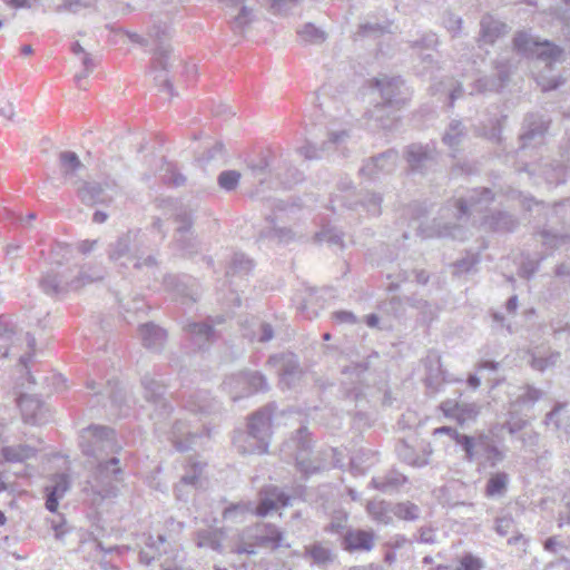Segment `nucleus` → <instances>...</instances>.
<instances>
[{
    "mask_svg": "<svg viewBox=\"0 0 570 570\" xmlns=\"http://www.w3.org/2000/svg\"><path fill=\"white\" fill-rule=\"evenodd\" d=\"M216 402L208 392H198L190 396L188 409L191 412L209 413L215 409Z\"/></svg>",
    "mask_w": 570,
    "mask_h": 570,
    "instance_id": "4c0bfd02",
    "label": "nucleus"
},
{
    "mask_svg": "<svg viewBox=\"0 0 570 570\" xmlns=\"http://www.w3.org/2000/svg\"><path fill=\"white\" fill-rule=\"evenodd\" d=\"M307 553L312 557L314 562L317 564H325V563L332 561L331 551L321 544H314V546L307 548Z\"/></svg>",
    "mask_w": 570,
    "mask_h": 570,
    "instance_id": "3c124183",
    "label": "nucleus"
},
{
    "mask_svg": "<svg viewBox=\"0 0 570 570\" xmlns=\"http://www.w3.org/2000/svg\"><path fill=\"white\" fill-rule=\"evenodd\" d=\"M350 139V134L347 130H338V131H331L328 134V140L324 142V147L328 150L331 146L340 147L344 145Z\"/></svg>",
    "mask_w": 570,
    "mask_h": 570,
    "instance_id": "4d7b16f0",
    "label": "nucleus"
},
{
    "mask_svg": "<svg viewBox=\"0 0 570 570\" xmlns=\"http://www.w3.org/2000/svg\"><path fill=\"white\" fill-rule=\"evenodd\" d=\"M36 346V338L19 330L14 323L0 316V358L9 355L18 356L22 365H27Z\"/></svg>",
    "mask_w": 570,
    "mask_h": 570,
    "instance_id": "7ed1b4c3",
    "label": "nucleus"
},
{
    "mask_svg": "<svg viewBox=\"0 0 570 570\" xmlns=\"http://www.w3.org/2000/svg\"><path fill=\"white\" fill-rule=\"evenodd\" d=\"M484 459L489 461L492 466H494L497 463L503 460V453L490 442L485 451Z\"/></svg>",
    "mask_w": 570,
    "mask_h": 570,
    "instance_id": "338daca9",
    "label": "nucleus"
},
{
    "mask_svg": "<svg viewBox=\"0 0 570 570\" xmlns=\"http://www.w3.org/2000/svg\"><path fill=\"white\" fill-rule=\"evenodd\" d=\"M316 237L320 242H327L332 245L343 247L342 234L334 228L324 229L316 234Z\"/></svg>",
    "mask_w": 570,
    "mask_h": 570,
    "instance_id": "6e6d98bb",
    "label": "nucleus"
},
{
    "mask_svg": "<svg viewBox=\"0 0 570 570\" xmlns=\"http://www.w3.org/2000/svg\"><path fill=\"white\" fill-rule=\"evenodd\" d=\"M484 567L482 560L471 553L464 554L455 570H482Z\"/></svg>",
    "mask_w": 570,
    "mask_h": 570,
    "instance_id": "864d4df0",
    "label": "nucleus"
},
{
    "mask_svg": "<svg viewBox=\"0 0 570 570\" xmlns=\"http://www.w3.org/2000/svg\"><path fill=\"white\" fill-rule=\"evenodd\" d=\"M489 224L493 228L502 230H512L517 225L514 218L507 213H498L497 216H493L491 218V222H489Z\"/></svg>",
    "mask_w": 570,
    "mask_h": 570,
    "instance_id": "8fccbe9b",
    "label": "nucleus"
},
{
    "mask_svg": "<svg viewBox=\"0 0 570 570\" xmlns=\"http://www.w3.org/2000/svg\"><path fill=\"white\" fill-rule=\"evenodd\" d=\"M272 226L262 234L263 237H267L277 243H288L295 238V233L286 227H282L272 222Z\"/></svg>",
    "mask_w": 570,
    "mask_h": 570,
    "instance_id": "c03bdc74",
    "label": "nucleus"
},
{
    "mask_svg": "<svg viewBox=\"0 0 570 570\" xmlns=\"http://www.w3.org/2000/svg\"><path fill=\"white\" fill-rule=\"evenodd\" d=\"M37 450L28 444H18L4 446L1 454L4 461L11 463H21L36 455Z\"/></svg>",
    "mask_w": 570,
    "mask_h": 570,
    "instance_id": "2f4dec72",
    "label": "nucleus"
},
{
    "mask_svg": "<svg viewBox=\"0 0 570 570\" xmlns=\"http://www.w3.org/2000/svg\"><path fill=\"white\" fill-rule=\"evenodd\" d=\"M196 436L197 433H193L189 425L183 420L176 421L173 425L171 441L178 451L188 450L189 444Z\"/></svg>",
    "mask_w": 570,
    "mask_h": 570,
    "instance_id": "c756f323",
    "label": "nucleus"
},
{
    "mask_svg": "<svg viewBox=\"0 0 570 570\" xmlns=\"http://www.w3.org/2000/svg\"><path fill=\"white\" fill-rule=\"evenodd\" d=\"M141 385L144 389L145 400L154 406V412L150 414L151 419L160 422L169 417L171 406L165 397V384L153 375L146 374L141 379Z\"/></svg>",
    "mask_w": 570,
    "mask_h": 570,
    "instance_id": "9d476101",
    "label": "nucleus"
},
{
    "mask_svg": "<svg viewBox=\"0 0 570 570\" xmlns=\"http://www.w3.org/2000/svg\"><path fill=\"white\" fill-rule=\"evenodd\" d=\"M406 155L410 166L415 170H422L433 161L431 154L423 146H410Z\"/></svg>",
    "mask_w": 570,
    "mask_h": 570,
    "instance_id": "473e14b6",
    "label": "nucleus"
},
{
    "mask_svg": "<svg viewBox=\"0 0 570 570\" xmlns=\"http://www.w3.org/2000/svg\"><path fill=\"white\" fill-rule=\"evenodd\" d=\"M507 484L508 474L498 472L489 479L485 488V494L488 497H501L507 490Z\"/></svg>",
    "mask_w": 570,
    "mask_h": 570,
    "instance_id": "37998d69",
    "label": "nucleus"
},
{
    "mask_svg": "<svg viewBox=\"0 0 570 570\" xmlns=\"http://www.w3.org/2000/svg\"><path fill=\"white\" fill-rule=\"evenodd\" d=\"M547 128V124L540 117L535 115H529L524 119V130L523 134L521 135V139L524 141L525 145L527 141H531L537 137L542 136Z\"/></svg>",
    "mask_w": 570,
    "mask_h": 570,
    "instance_id": "72a5a7b5",
    "label": "nucleus"
},
{
    "mask_svg": "<svg viewBox=\"0 0 570 570\" xmlns=\"http://www.w3.org/2000/svg\"><path fill=\"white\" fill-rule=\"evenodd\" d=\"M440 409L446 417L456 420L459 424L473 421L479 414V409L475 404L458 403L452 400L442 402Z\"/></svg>",
    "mask_w": 570,
    "mask_h": 570,
    "instance_id": "f3484780",
    "label": "nucleus"
},
{
    "mask_svg": "<svg viewBox=\"0 0 570 570\" xmlns=\"http://www.w3.org/2000/svg\"><path fill=\"white\" fill-rule=\"evenodd\" d=\"M139 335H140L142 345L146 348H149L153 351L160 350L164 346V344L166 342V337H167L165 330H163L161 327H159L153 323L142 324L139 327Z\"/></svg>",
    "mask_w": 570,
    "mask_h": 570,
    "instance_id": "5701e85b",
    "label": "nucleus"
},
{
    "mask_svg": "<svg viewBox=\"0 0 570 570\" xmlns=\"http://www.w3.org/2000/svg\"><path fill=\"white\" fill-rule=\"evenodd\" d=\"M185 331L188 333L190 340L199 348H203L206 343L210 342L215 337V331L213 326L207 322L196 323L190 322L185 325Z\"/></svg>",
    "mask_w": 570,
    "mask_h": 570,
    "instance_id": "a878e982",
    "label": "nucleus"
},
{
    "mask_svg": "<svg viewBox=\"0 0 570 570\" xmlns=\"http://www.w3.org/2000/svg\"><path fill=\"white\" fill-rule=\"evenodd\" d=\"M393 513L400 519L413 521L419 518L420 509L412 502H401L393 508Z\"/></svg>",
    "mask_w": 570,
    "mask_h": 570,
    "instance_id": "a18cd8bd",
    "label": "nucleus"
},
{
    "mask_svg": "<svg viewBox=\"0 0 570 570\" xmlns=\"http://www.w3.org/2000/svg\"><path fill=\"white\" fill-rule=\"evenodd\" d=\"M109 259L120 267L132 266L138 272L156 275L158 259L149 250L145 236L139 230H129L110 243L107 249Z\"/></svg>",
    "mask_w": 570,
    "mask_h": 570,
    "instance_id": "f03ea898",
    "label": "nucleus"
},
{
    "mask_svg": "<svg viewBox=\"0 0 570 570\" xmlns=\"http://www.w3.org/2000/svg\"><path fill=\"white\" fill-rule=\"evenodd\" d=\"M18 405L23 420L31 424H45L49 420L48 407L35 395H21Z\"/></svg>",
    "mask_w": 570,
    "mask_h": 570,
    "instance_id": "2eb2a0df",
    "label": "nucleus"
},
{
    "mask_svg": "<svg viewBox=\"0 0 570 570\" xmlns=\"http://www.w3.org/2000/svg\"><path fill=\"white\" fill-rule=\"evenodd\" d=\"M514 527V521L511 517H501L495 520V531L499 535H507Z\"/></svg>",
    "mask_w": 570,
    "mask_h": 570,
    "instance_id": "e2e57ef3",
    "label": "nucleus"
},
{
    "mask_svg": "<svg viewBox=\"0 0 570 570\" xmlns=\"http://www.w3.org/2000/svg\"><path fill=\"white\" fill-rule=\"evenodd\" d=\"M542 396V392L535 387L527 386L525 391L518 397V402L523 405H532L539 401Z\"/></svg>",
    "mask_w": 570,
    "mask_h": 570,
    "instance_id": "bf43d9fd",
    "label": "nucleus"
},
{
    "mask_svg": "<svg viewBox=\"0 0 570 570\" xmlns=\"http://www.w3.org/2000/svg\"><path fill=\"white\" fill-rule=\"evenodd\" d=\"M50 522H51V529L55 532V538L58 541L63 542L65 535L70 532V527L67 524V522L62 518H59V520L53 519Z\"/></svg>",
    "mask_w": 570,
    "mask_h": 570,
    "instance_id": "680f3d73",
    "label": "nucleus"
},
{
    "mask_svg": "<svg viewBox=\"0 0 570 570\" xmlns=\"http://www.w3.org/2000/svg\"><path fill=\"white\" fill-rule=\"evenodd\" d=\"M127 37L130 41L138 43L140 46H149L155 45V57H154V68H160V72L155 76V80L158 86L164 87V89L173 95V86L167 78L166 73H164L168 69V61L170 55V48L166 43L168 38V28L167 26H155L149 32L148 37L145 38L136 32H127Z\"/></svg>",
    "mask_w": 570,
    "mask_h": 570,
    "instance_id": "20e7f679",
    "label": "nucleus"
},
{
    "mask_svg": "<svg viewBox=\"0 0 570 570\" xmlns=\"http://www.w3.org/2000/svg\"><path fill=\"white\" fill-rule=\"evenodd\" d=\"M561 354L556 351H549L547 354H537L533 353L531 356V366L540 372H543L550 367L557 365L560 361Z\"/></svg>",
    "mask_w": 570,
    "mask_h": 570,
    "instance_id": "ea45409f",
    "label": "nucleus"
},
{
    "mask_svg": "<svg viewBox=\"0 0 570 570\" xmlns=\"http://www.w3.org/2000/svg\"><path fill=\"white\" fill-rule=\"evenodd\" d=\"M466 136V129L459 120H453L450 122L443 135V142L450 147L451 149H455L461 145Z\"/></svg>",
    "mask_w": 570,
    "mask_h": 570,
    "instance_id": "c9c22d12",
    "label": "nucleus"
},
{
    "mask_svg": "<svg viewBox=\"0 0 570 570\" xmlns=\"http://www.w3.org/2000/svg\"><path fill=\"white\" fill-rule=\"evenodd\" d=\"M518 51L537 56L541 60L557 61L562 50L549 41H538L527 32H519L513 40Z\"/></svg>",
    "mask_w": 570,
    "mask_h": 570,
    "instance_id": "9b49d317",
    "label": "nucleus"
},
{
    "mask_svg": "<svg viewBox=\"0 0 570 570\" xmlns=\"http://www.w3.org/2000/svg\"><path fill=\"white\" fill-rule=\"evenodd\" d=\"M406 482V478L397 471H390L384 476L373 478L371 484L374 489L382 492H392L397 490Z\"/></svg>",
    "mask_w": 570,
    "mask_h": 570,
    "instance_id": "7c9ffc66",
    "label": "nucleus"
},
{
    "mask_svg": "<svg viewBox=\"0 0 570 570\" xmlns=\"http://www.w3.org/2000/svg\"><path fill=\"white\" fill-rule=\"evenodd\" d=\"M177 224L175 233V244L185 255H193L197 252L198 243L190 233L191 217L187 210H183L175 216Z\"/></svg>",
    "mask_w": 570,
    "mask_h": 570,
    "instance_id": "ddd939ff",
    "label": "nucleus"
},
{
    "mask_svg": "<svg viewBox=\"0 0 570 570\" xmlns=\"http://www.w3.org/2000/svg\"><path fill=\"white\" fill-rule=\"evenodd\" d=\"M344 543L350 551H370L374 547V537L373 533L363 530L350 531L344 538Z\"/></svg>",
    "mask_w": 570,
    "mask_h": 570,
    "instance_id": "cd10ccee",
    "label": "nucleus"
},
{
    "mask_svg": "<svg viewBox=\"0 0 570 570\" xmlns=\"http://www.w3.org/2000/svg\"><path fill=\"white\" fill-rule=\"evenodd\" d=\"M254 20V12L247 7H243L240 12L235 17L232 26L234 30H244Z\"/></svg>",
    "mask_w": 570,
    "mask_h": 570,
    "instance_id": "5fc2aeb1",
    "label": "nucleus"
},
{
    "mask_svg": "<svg viewBox=\"0 0 570 570\" xmlns=\"http://www.w3.org/2000/svg\"><path fill=\"white\" fill-rule=\"evenodd\" d=\"M542 174L549 184H560L564 181L566 168L560 164H549L544 166Z\"/></svg>",
    "mask_w": 570,
    "mask_h": 570,
    "instance_id": "49530a36",
    "label": "nucleus"
},
{
    "mask_svg": "<svg viewBox=\"0 0 570 570\" xmlns=\"http://www.w3.org/2000/svg\"><path fill=\"white\" fill-rule=\"evenodd\" d=\"M272 428V411L264 407L255 412L248 423L246 440H256V448L242 444L244 451L264 454L267 452Z\"/></svg>",
    "mask_w": 570,
    "mask_h": 570,
    "instance_id": "1a4fd4ad",
    "label": "nucleus"
},
{
    "mask_svg": "<svg viewBox=\"0 0 570 570\" xmlns=\"http://www.w3.org/2000/svg\"><path fill=\"white\" fill-rule=\"evenodd\" d=\"M375 85L381 91L383 102L375 106L371 111V117L375 118L381 127H389L390 125L383 121L380 115L384 109H390V114L403 107L409 100V92L400 77L384 76L382 78H377L375 80Z\"/></svg>",
    "mask_w": 570,
    "mask_h": 570,
    "instance_id": "423d86ee",
    "label": "nucleus"
},
{
    "mask_svg": "<svg viewBox=\"0 0 570 570\" xmlns=\"http://www.w3.org/2000/svg\"><path fill=\"white\" fill-rule=\"evenodd\" d=\"M70 481L67 474H56L51 479V483L46 487L47 500L46 508L56 512L58 508L59 500L63 498L66 492L69 490Z\"/></svg>",
    "mask_w": 570,
    "mask_h": 570,
    "instance_id": "aec40b11",
    "label": "nucleus"
},
{
    "mask_svg": "<svg viewBox=\"0 0 570 570\" xmlns=\"http://www.w3.org/2000/svg\"><path fill=\"white\" fill-rule=\"evenodd\" d=\"M368 514L377 522L389 524L392 521L389 504L383 500H373L367 503Z\"/></svg>",
    "mask_w": 570,
    "mask_h": 570,
    "instance_id": "58836bf2",
    "label": "nucleus"
},
{
    "mask_svg": "<svg viewBox=\"0 0 570 570\" xmlns=\"http://www.w3.org/2000/svg\"><path fill=\"white\" fill-rule=\"evenodd\" d=\"M224 155V146L222 142H215L210 148H208L199 158L198 161L202 166H207L213 160H217L222 158Z\"/></svg>",
    "mask_w": 570,
    "mask_h": 570,
    "instance_id": "603ef678",
    "label": "nucleus"
},
{
    "mask_svg": "<svg viewBox=\"0 0 570 570\" xmlns=\"http://www.w3.org/2000/svg\"><path fill=\"white\" fill-rule=\"evenodd\" d=\"M481 40L485 43H493L498 38L507 33V26L491 16L481 20Z\"/></svg>",
    "mask_w": 570,
    "mask_h": 570,
    "instance_id": "c85d7f7f",
    "label": "nucleus"
},
{
    "mask_svg": "<svg viewBox=\"0 0 570 570\" xmlns=\"http://www.w3.org/2000/svg\"><path fill=\"white\" fill-rule=\"evenodd\" d=\"M202 473L203 464L199 462H193L190 464V470L185 472L179 483L175 487L177 499L185 500L189 494V488H197L200 485Z\"/></svg>",
    "mask_w": 570,
    "mask_h": 570,
    "instance_id": "412c9836",
    "label": "nucleus"
},
{
    "mask_svg": "<svg viewBox=\"0 0 570 570\" xmlns=\"http://www.w3.org/2000/svg\"><path fill=\"white\" fill-rule=\"evenodd\" d=\"M297 452L295 454V461L301 471L306 474L314 473L320 470V466L314 465L308 458L309 441L306 439V429H299L297 431ZM296 442V440H293Z\"/></svg>",
    "mask_w": 570,
    "mask_h": 570,
    "instance_id": "4be33fe9",
    "label": "nucleus"
},
{
    "mask_svg": "<svg viewBox=\"0 0 570 570\" xmlns=\"http://www.w3.org/2000/svg\"><path fill=\"white\" fill-rule=\"evenodd\" d=\"M324 150H327L324 145L322 148H317L315 145L306 144L299 148V154L308 160L320 159Z\"/></svg>",
    "mask_w": 570,
    "mask_h": 570,
    "instance_id": "052dcab7",
    "label": "nucleus"
},
{
    "mask_svg": "<svg viewBox=\"0 0 570 570\" xmlns=\"http://www.w3.org/2000/svg\"><path fill=\"white\" fill-rule=\"evenodd\" d=\"M102 279L100 272L91 274L86 271H79L78 276L69 278L66 272H56L53 269L47 272L40 279V287L48 295H58L70 289H78L88 283Z\"/></svg>",
    "mask_w": 570,
    "mask_h": 570,
    "instance_id": "0eeeda50",
    "label": "nucleus"
},
{
    "mask_svg": "<svg viewBox=\"0 0 570 570\" xmlns=\"http://www.w3.org/2000/svg\"><path fill=\"white\" fill-rule=\"evenodd\" d=\"M59 167L62 177L66 181L77 185L79 181L76 179L79 170L83 168L78 155L73 151H62L59 155Z\"/></svg>",
    "mask_w": 570,
    "mask_h": 570,
    "instance_id": "b1692460",
    "label": "nucleus"
},
{
    "mask_svg": "<svg viewBox=\"0 0 570 570\" xmlns=\"http://www.w3.org/2000/svg\"><path fill=\"white\" fill-rule=\"evenodd\" d=\"M297 35L303 42L311 45H321L327 38L326 32L313 23H305L297 30Z\"/></svg>",
    "mask_w": 570,
    "mask_h": 570,
    "instance_id": "e433bc0d",
    "label": "nucleus"
},
{
    "mask_svg": "<svg viewBox=\"0 0 570 570\" xmlns=\"http://www.w3.org/2000/svg\"><path fill=\"white\" fill-rule=\"evenodd\" d=\"M271 10L274 14L286 13L293 8L297 7L299 0H269Z\"/></svg>",
    "mask_w": 570,
    "mask_h": 570,
    "instance_id": "13d9d810",
    "label": "nucleus"
},
{
    "mask_svg": "<svg viewBox=\"0 0 570 570\" xmlns=\"http://www.w3.org/2000/svg\"><path fill=\"white\" fill-rule=\"evenodd\" d=\"M254 507L250 502L230 504L223 512L224 520L242 521L246 514L253 513Z\"/></svg>",
    "mask_w": 570,
    "mask_h": 570,
    "instance_id": "79ce46f5",
    "label": "nucleus"
},
{
    "mask_svg": "<svg viewBox=\"0 0 570 570\" xmlns=\"http://www.w3.org/2000/svg\"><path fill=\"white\" fill-rule=\"evenodd\" d=\"M382 198L379 195L371 194L367 195L366 198L363 200V205L366 207L367 212L371 215H379L380 214V206H381Z\"/></svg>",
    "mask_w": 570,
    "mask_h": 570,
    "instance_id": "0e129e2a",
    "label": "nucleus"
},
{
    "mask_svg": "<svg viewBox=\"0 0 570 570\" xmlns=\"http://www.w3.org/2000/svg\"><path fill=\"white\" fill-rule=\"evenodd\" d=\"M493 199V194L488 188L475 189L471 193L468 199H459L458 210L459 216L472 212H482Z\"/></svg>",
    "mask_w": 570,
    "mask_h": 570,
    "instance_id": "a211bd4d",
    "label": "nucleus"
},
{
    "mask_svg": "<svg viewBox=\"0 0 570 570\" xmlns=\"http://www.w3.org/2000/svg\"><path fill=\"white\" fill-rule=\"evenodd\" d=\"M224 532L222 530H204L197 532V546L200 548H209L214 551L222 552Z\"/></svg>",
    "mask_w": 570,
    "mask_h": 570,
    "instance_id": "f704fd0d",
    "label": "nucleus"
},
{
    "mask_svg": "<svg viewBox=\"0 0 570 570\" xmlns=\"http://www.w3.org/2000/svg\"><path fill=\"white\" fill-rule=\"evenodd\" d=\"M283 541L282 531L272 523H256L244 529L238 535L232 551L238 554H255L256 547L269 548L272 550L281 547Z\"/></svg>",
    "mask_w": 570,
    "mask_h": 570,
    "instance_id": "39448f33",
    "label": "nucleus"
},
{
    "mask_svg": "<svg viewBox=\"0 0 570 570\" xmlns=\"http://www.w3.org/2000/svg\"><path fill=\"white\" fill-rule=\"evenodd\" d=\"M240 179V173L237 170H225L222 171L218 176V185L224 190L230 191L234 190Z\"/></svg>",
    "mask_w": 570,
    "mask_h": 570,
    "instance_id": "de8ad7c7",
    "label": "nucleus"
},
{
    "mask_svg": "<svg viewBox=\"0 0 570 570\" xmlns=\"http://www.w3.org/2000/svg\"><path fill=\"white\" fill-rule=\"evenodd\" d=\"M118 194V185L114 180L104 184L96 181H83L77 188L79 199L86 205L111 202Z\"/></svg>",
    "mask_w": 570,
    "mask_h": 570,
    "instance_id": "f8f14e48",
    "label": "nucleus"
},
{
    "mask_svg": "<svg viewBox=\"0 0 570 570\" xmlns=\"http://www.w3.org/2000/svg\"><path fill=\"white\" fill-rule=\"evenodd\" d=\"M274 337V330L271 324L261 322L258 324V337L259 342H268Z\"/></svg>",
    "mask_w": 570,
    "mask_h": 570,
    "instance_id": "774afa93",
    "label": "nucleus"
},
{
    "mask_svg": "<svg viewBox=\"0 0 570 570\" xmlns=\"http://www.w3.org/2000/svg\"><path fill=\"white\" fill-rule=\"evenodd\" d=\"M53 11L58 13H78L80 10L90 7L89 0H51Z\"/></svg>",
    "mask_w": 570,
    "mask_h": 570,
    "instance_id": "a19ab883",
    "label": "nucleus"
},
{
    "mask_svg": "<svg viewBox=\"0 0 570 570\" xmlns=\"http://www.w3.org/2000/svg\"><path fill=\"white\" fill-rule=\"evenodd\" d=\"M490 443L489 438L479 435L476 438L469 435H456V444L461 445L465 452L468 461H474L479 458H484L485 451Z\"/></svg>",
    "mask_w": 570,
    "mask_h": 570,
    "instance_id": "6ab92c4d",
    "label": "nucleus"
},
{
    "mask_svg": "<svg viewBox=\"0 0 570 570\" xmlns=\"http://www.w3.org/2000/svg\"><path fill=\"white\" fill-rule=\"evenodd\" d=\"M223 389L230 395L233 401L249 396L256 392L266 391L268 384L259 372L242 371L229 375L223 382Z\"/></svg>",
    "mask_w": 570,
    "mask_h": 570,
    "instance_id": "6e6552de",
    "label": "nucleus"
},
{
    "mask_svg": "<svg viewBox=\"0 0 570 570\" xmlns=\"http://www.w3.org/2000/svg\"><path fill=\"white\" fill-rule=\"evenodd\" d=\"M544 243L552 247H559L570 242V235H551L549 233L542 234Z\"/></svg>",
    "mask_w": 570,
    "mask_h": 570,
    "instance_id": "69168bd1",
    "label": "nucleus"
},
{
    "mask_svg": "<svg viewBox=\"0 0 570 570\" xmlns=\"http://www.w3.org/2000/svg\"><path fill=\"white\" fill-rule=\"evenodd\" d=\"M79 445L90 469L82 488L86 498L94 505L116 498L118 485L124 480V469L117 456L121 445L115 438V431L104 425H90L81 431Z\"/></svg>",
    "mask_w": 570,
    "mask_h": 570,
    "instance_id": "f257e3e1",
    "label": "nucleus"
},
{
    "mask_svg": "<svg viewBox=\"0 0 570 570\" xmlns=\"http://www.w3.org/2000/svg\"><path fill=\"white\" fill-rule=\"evenodd\" d=\"M253 267V262L246 257L244 254H235L233 259H232V263H230V267H229V271L227 272V274L229 273H233V274H237V273H248Z\"/></svg>",
    "mask_w": 570,
    "mask_h": 570,
    "instance_id": "09e8293b",
    "label": "nucleus"
},
{
    "mask_svg": "<svg viewBox=\"0 0 570 570\" xmlns=\"http://www.w3.org/2000/svg\"><path fill=\"white\" fill-rule=\"evenodd\" d=\"M431 453L432 450L429 445L424 446L421 453H416V451L405 442H402L397 446V454L400 459L405 463L416 468L426 465L429 463Z\"/></svg>",
    "mask_w": 570,
    "mask_h": 570,
    "instance_id": "393cba45",
    "label": "nucleus"
},
{
    "mask_svg": "<svg viewBox=\"0 0 570 570\" xmlns=\"http://www.w3.org/2000/svg\"><path fill=\"white\" fill-rule=\"evenodd\" d=\"M498 79H490L488 77L480 78L475 82V90L478 92L494 91L503 87L508 81L510 75V67L502 61H498Z\"/></svg>",
    "mask_w": 570,
    "mask_h": 570,
    "instance_id": "bb28decb",
    "label": "nucleus"
},
{
    "mask_svg": "<svg viewBox=\"0 0 570 570\" xmlns=\"http://www.w3.org/2000/svg\"><path fill=\"white\" fill-rule=\"evenodd\" d=\"M397 154L393 150L385 151L368 159L360 169V173L371 179L379 178L380 174H389L395 169Z\"/></svg>",
    "mask_w": 570,
    "mask_h": 570,
    "instance_id": "dca6fc26",
    "label": "nucleus"
},
{
    "mask_svg": "<svg viewBox=\"0 0 570 570\" xmlns=\"http://www.w3.org/2000/svg\"><path fill=\"white\" fill-rule=\"evenodd\" d=\"M291 498L275 485H268L259 492V503L254 508V512L259 517H265L279 507H287Z\"/></svg>",
    "mask_w": 570,
    "mask_h": 570,
    "instance_id": "4468645a",
    "label": "nucleus"
}]
</instances>
